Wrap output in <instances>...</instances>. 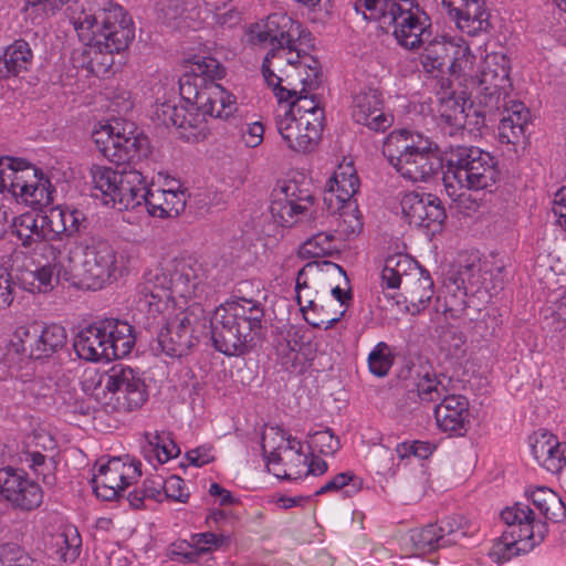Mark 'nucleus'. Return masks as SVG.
I'll list each match as a JSON object with an SVG mask.
<instances>
[{
    "mask_svg": "<svg viewBox=\"0 0 566 566\" xmlns=\"http://www.w3.org/2000/svg\"><path fill=\"white\" fill-rule=\"evenodd\" d=\"M158 119L165 126H175L180 129L198 128L206 122L205 108H161L156 112Z\"/></svg>",
    "mask_w": 566,
    "mask_h": 566,
    "instance_id": "obj_39",
    "label": "nucleus"
},
{
    "mask_svg": "<svg viewBox=\"0 0 566 566\" xmlns=\"http://www.w3.org/2000/svg\"><path fill=\"white\" fill-rule=\"evenodd\" d=\"M471 86L475 91L480 105H499L503 101V106H509V102H505L509 90L512 87L509 59L496 52L486 54L479 76L471 77ZM510 103L512 106H524L521 101H510Z\"/></svg>",
    "mask_w": 566,
    "mask_h": 566,
    "instance_id": "obj_10",
    "label": "nucleus"
},
{
    "mask_svg": "<svg viewBox=\"0 0 566 566\" xmlns=\"http://www.w3.org/2000/svg\"><path fill=\"white\" fill-rule=\"evenodd\" d=\"M216 80H206L205 87L201 94V101L197 106H231L235 104V96L224 90Z\"/></svg>",
    "mask_w": 566,
    "mask_h": 566,
    "instance_id": "obj_49",
    "label": "nucleus"
},
{
    "mask_svg": "<svg viewBox=\"0 0 566 566\" xmlns=\"http://www.w3.org/2000/svg\"><path fill=\"white\" fill-rule=\"evenodd\" d=\"M532 123L531 108H518L510 112L500 120L499 132L502 142L517 144L525 136L528 124Z\"/></svg>",
    "mask_w": 566,
    "mask_h": 566,
    "instance_id": "obj_38",
    "label": "nucleus"
},
{
    "mask_svg": "<svg viewBox=\"0 0 566 566\" xmlns=\"http://www.w3.org/2000/svg\"><path fill=\"white\" fill-rule=\"evenodd\" d=\"M438 126L450 136L459 132L480 133L485 115L479 108H444L437 117Z\"/></svg>",
    "mask_w": 566,
    "mask_h": 566,
    "instance_id": "obj_29",
    "label": "nucleus"
},
{
    "mask_svg": "<svg viewBox=\"0 0 566 566\" xmlns=\"http://www.w3.org/2000/svg\"><path fill=\"white\" fill-rule=\"evenodd\" d=\"M0 495L13 506L25 511L39 507L43 500L41 486L22 470L11 467L0 469Z\"/></svg>",
    "mask_w": 566,
    "mask_h": 566,
    "instance_id": "obj_18",
    "label": "nucleus"
},
{
    "mask_svg": "<svg viewBox=\"0 0 566 566\" xmlns=\"http://www.w3.org/2000/svg\"><path fill=\"white\" fill-rule=\"evenodd\" d=\"M208 318L200 304H192L167 321L149 342L154 355L161 353L170 357H182L201 337L207 336Z\"/></svg>",
    "mask_w": 566,
    "mask_h": 566,
    "instance_id": "obj_8",
    "label": "nucleus"
},
{
    "mask_svg": "<svg viewBox=\"0 0 566 566\" xmlns=\"http://www.w3.org/2000/svg\"><path fill=\"white\" fill-rule=\"evenodd\" d=\"M301 73L304 72L305 76L301 77L300 86L296 96L293 97L289 106H295L300 99H310L314 106H321L323 103L321 96L316 91L322 83V69L319 61L314 56H305V61L301 63Z\"/></svg>",
    "mask_w": 566,
    "mask_h": 566,
    "instance_id": "obj_35",
    "label": "nucleus"
},
{
    "mask_svg": "<svg viewBox=\"0 0 566 566\" xmlns=\"http://www.w3.org/2000/svg\"><path fill=\"white\" fill-rule=\"evenodd\" d=\"M67 335L62 325L33 322L19 326L10 342L19 355L31 359L49 358L66 344Z\"/></svg>",
    "mask_w": 566,
    "mask_h": 566,
    "instance_id": "obj_11",
    "label": "nucleus"
},
{
    "mask_svg": "<svg viewBox=\"0 0 566 566\" xmlns=\"http://www.w3.org/2000/svg\"><path fill=\"white\" fill-rule=\"evenodd\" d=\"M62 213V206H56L50 208L40 217V221L46 227L50 239H55L59 235H65L66 228Z\"/></svg>",
    "mask_w": 566,
    "mask_h": 566,
    "instance_id": "obj_61",
    "label": "nucleus"
},
{
    "mask_svg": "<svg viewBox=\"0 0 566 566\" xmlns=\"http://www.w3.org/2000/svg\"><path fill=\"white\" fill-rule=\"evenodd\" d=\"M361 480L353 472H342L336 474L331 481L317 490L315 495H321L328 492H337L344 489L345 494L350 496L356 494L361 489Z\"/></svg>",
    "mask_w": 566,
    "mask_h": 566,
    "instance_id": "obj_47",
    "label": "nucleus"
},
{
    "mask_svg": "<svg viewBox=\"0 0 566 566\" xmlns=\"http://www.w3.org/2000/svg\"><path fill=\"white\" fill-rule=\"evenodd\" d=\"M112 458L106 463H96L97 472L93 474L92 484L97 497L112 501L142 475L140 462L126 455Z\"/></svg>",
    "mask_w": 566,
    "mask_h": 566,
    "instance_id": "obj_16",
    "label": "nucleus"
},
{
    "mask_svg": "<svg viewBox=\"0 0 566 566\" xmlns=\"http://www.w3.org/2000/svg\"><path fill=\"white\" fill-rule=\"evenodd\" d=\"M62 216L66 228L65 237H74L87 228V218L82 210L72 206H62Z\"/></svg>",
    "mask_w": 566,
    "mask_h": 566,
    "instance_id": "obj_59",
    "label": "nucleus"
},
{
    "mask_svg": "<svg viewBox=\"0 0 566 566\" xmlns=\"http://www.w3.org/2000/svg\"><path fill=\"white\" fill-rule=\"evenodd\" d=\"M55 544L59 547L57 553L60 554V558L64 563L74 562L80 555L81 539L77 534L71 539H69L67 535L61 534L56 537Z\"/></svg>",
    "mask_w": 566,
    "mask_h": 566,
    "instance_id": "obj_64",
    "label": "nucleus"
},
{
    "mask_svg": "<svg viewBox=\"0 0 566 566\" xmlns=\"http://www.w3.org/2000/svg\"><path fill=\"white\" fill-rule=\"evenodd\" d=\"M368 366L371 374L384 377L392 366V355L389 346L380 342L369 353Z\"/></svg>",
    "mask_w": 566,
    "mask_h": 566,
    "instance_id": "obj_51",
    "label": "nucleus"
},
{
    "mask_svg": "<svg viewBox=\"0 0 566 566\" xmlns=\"http://www.w3.org/2000/svg\"><path fill=\"white\" fill-rule=\"evenodd\" d=\"M149 269L144 273V329L151 336L165 325L170 316L171 295L168 289H165L166 273L159 268V263L151 259Z\"/></svg>",
    "mask_w": 566,
    "mask_h": 566,
    "instance_id": "obj_14",
    "label": "nucleus"
},
{
    "mask_svg": "<svg viewBox=\"0 0 566 566\" xmlns=\"http://www.w3.org/2000/svg\"><path fill=\"white\" fill-rule=\"evenodd\" d=\"M166 274L165 289L180 297H191L199 283L196 270L185 260H172Z\"/></svg>",
    "mask_w": 566,
    "mask_h": 566,
    "instance_id": "obj_34",
    "label": "nucleus"
},
{
    "mask_svg": "<svg viewBox=\"0 0 566 566\" xmlns=\"http://www.w3.org/2000/svg\"><path fill=\"white\" fill-rule=\"evenodd\" d=\"M262 74L264 81L268 83L269 87H271L273 95L277 98L279 103L287 102L290 98H293L297 94V85H294L291 81V75L286 76L287 86H283L282 78L275 75L269 67V62L263 61L262 65Z\"/></svg>",
    "mask_w": 566,
    "mask_h": 566,
    "instance_id": "obj_50",
    "label": "nucleus"
},
{
    "mask_svg": "<svg viewBox=\"0 0 566 566\" xmlns=\"http://www.w3.org/2000/svg\"><path fill=\"white\" fill-rule=\"evenodd\" d=\"M499 175L497 161L488 153L480 161L471 165L469 172H465V177L457 186L458 191L491 189L497 182Z\"/></svg>",
    "mask_w": 566,
    "mask_h": 566,
    "instance_id": "obj_32",
    "label": "nucleus"
},
{
    "mask_svg": "<svg viewBox=\"0 0 566 566\" xmlns=\"http://www.w3.org/2000/svg\"><path fill=\"white\" fill-rule=\"evenodd\" d=\"M53 187L41 169L13 157H0V192L35 209L53 201Z\"/></svg>",
    "mask_w": 566,
    "mask_h": 566,
    "instance_id": "obj_7",
    "label": "nucleus"
},
{
    "mask_svg": "<svg viewBox=\"0 0 566 566\" xmlns=\"http://www.w3.org/2000/svg\"><path fill=\"white\" fill-rule=\"evenodd\" d=\"M442 6L457 27L471 36L486 32L491 27L484 0H442Z\"/></svg>",
    "mask_w": 566,
    "mask_h": 566,
    "instance_id": "obj_25",
    "label": "nucleus"
},
{
    "mask_svg": "<svg viewBox=\"0 0 566 566\" xmlns=\"http://www.w3.org/2000/svg\"><path fill=\"white\" fill-rule=\"evenodd\" d=\"M337 252L336 239L331 232H318L312 235L300 249V255L307 259L328 256Z\"/></svg>",
    "mask_w": 566,
    "mask_h": 566,
    "instance_id": "obj_41",
    "label": "nucleus"
},
{
    "mask_svg": "<svg viewBox=\"0 0 566 566\" xmlns=\"http://www.w3.org/2000/svg\"><path fill=\"white\" fill-rule=\"evenodd\" d=\"M33 64V52L30 44L22 39L7 46L0 56V80L18 76L28 72Z\"/></svg>",
    "mask_w": 566,
    "mask_h": 566,
    "instance_id": "obj_33",
    "label": "nucleus"
},
{
    "mask_svg": "<svg viewBox=\"0 0 566 566\" xmlns=\"http://www.w3.org/2000/svg\"><path fill=\"white\" fill-rule=\"evenodd\" d=\"M488 151L474 146L457 145L450 146L446 151L447 170L443 172V184L448 196L454 201L463 202L467 199V193L458 192L457 186L469 172L471 165L482 159Z\"/></svg>",
    "mask_w": 566,
    "mask_h": 566,
    "instance_id": "obj_21",
    "label": "nucleus"
},
{
    "mask_svg": "<svg viewBox=\"0 0 566 566\" xmlns=\"http://www.w3.org/2000/svg\"><path fill=\"white\" fill-rule=\"evenodd\" d=\"M486 275L488 271L483 270L476 256L449 271L443 282L446 311L453 317L462 314L467 307L465 296L481 293L485 289Z\"/></svg>",
    "mask_w": 566,
    "mask_h": 566,
    "instance_id": "obj_13",
    "label": "nucleus"
},
{
    "mask_svg": "<svg viewBox=\"0 0 566 566\" xmlns=\"http://www.w3.org/2000/svg\"><path fill=\"white\" fill-rule=\"evenodd\" d=\"M340 231L346 235L358 234L363 229V221L356 202L340 205L338 208Z\"/></svg>",
    "mask_w": 566,
    "mask_h": 566,
    "instance_id": "obj_52",
    "label": "nucleus"
},
{
    "mask_svg": "<svg viewBox=\"0 0 566 566\" xmlns=\"http://www.w3.org/2000/svg\"><path fill=\"white\" fill-rule=\"evenodd\" d=\"M439 535L442 541V546L458 544L462 538L467 537V530H464L461 517H447L438 524Z\"/></svg>",
    "mask_w": 566,
    "mask_h": 566,
    "instance_id": "obj_53",
    "label": "nucleus"
},
{
    "mask_svg": "<svg viewBox=\"0 0 566 566\" xmlns=\"http://www.w3.org/2000/svg\"><path fill=\"white\" fill-rule=\"evenodd\" d=\"M31 227H34V214L24 213L13 219L12 233L21 241V245L34 251V237Z\"/></svg>",
    "mask_w": 566,
    "mask_h": 566,
    "instance_id": "obj_55",
    "label": "nucleus"
},
{
    "mask_svg": "<svg viewBox=\"0 0 566 566\" xmlns=\"http://www.w3.org/2000/svg\"><path fill=\"white\" fill-rule=\"evenodd\" d=\"M403 3H392L389 11L385 12L379 21L381 28L394 27V35L398 43L407 49H416L424 45L432 33L426 24V18L421 19L412 11L411 0H401Z\"/></svg>",
    "mask_w": 566,
    "mask_h": 566,
    "instance_id": "obj_15",
    "label": "nucleus"
},
{
    "mask_svg": "<svg viewBox=\"0 0 566 566\" xmlns=\"http://www.w3.org/2000/svg\"><path fill=\"white\" fill-rule=\"evenodd\" d=\"M421 266L403 254L389 255L381 271L382 284L389 289L399 287L407 274Z\"/></svg>",
    "mask_w": 566,
    "mask_h": 566,
    "instance_id": "obj_40",
    "label": "nucleus"
},
{
    "mask_svg": "<svg viewBox=\"0 0 566 566\" xmlns=\"http://www.w3.org/2000/svg\"><path fill=\"white\" fill-rule=\"evenodd\" d=\"M324 120V108H285L276 116V127L290 149L307 153L319 140Z\"/></svg>",
    "mask_w": 566,
    "mask_h": 566,
    "instance_id": "obj_9",
    "label": "nucleus"
},
{
    "mask_svg": "<svg viewBox=\"0 0 566 566\" xmlns=\"http://www.w3.org/2000/svg\"><path fill=\"white\" fill-rule=\"evenodd\" d=\"M97 385L104 384L109 392H122L120 406L127 411L137 410L142 407V377L138 369L129 366H115L111 374L98 375Z\"/></svg>",
    "mask_w": 566,
    "mask_h": 566,
    "instance_id": "obj_23",
    "label": "nucleus"
},
{
    "mask_svg": "<svg viewBox=\"0 0 566 566\" xmlns=\"http://www.w3.org/2000/svg\"><path fill=\"white\" fill-rule=\"evenodd\" d=\"M139 161L126 166L118 172L111 167L93 165L91 177L93 196L106 206L124 210L123 220L130 224H138L142 220L138 210L142 205V171L137 168Z\"/></svg>",
    "mask_w": 566,
    "mask_h": 566,
    "instance_id": "obj_5",
    "label": "nucleus"
},
{
    "mask_svg": "<svg viewBox=\"0 0 566 566\" xmlns=\"http://www.w3.org/2000/svg\"><path fill=\"white\" fill-rule=\"evenodd\" d=\"M382 154L402 178L412 182L428 181L443 167L438 145L406 129L387 136Z\"/></svg>",
    "mask_w": 566,
    "mask_h": 566,
    "instance_id": "obj_3",
    "label": "nucleus"
},
{
    "mask_svg": "<svg viewBox=\"0 0 566 566\" xmlns=\"http://www.w3.org/2000/svg\"><path fill=\"white\" fill-rule=\"evenodd\" d=\"M226 70L221 63L211 56H195L189 71L179 78V93L186 104L197 106L201 101L206 80H221Z\"/></svg>",
    "mask_w": 566,
    "mask_h": 566,
    "instance_id": "obj_20",
    "label": "nucleus"
},
{
    "mask_svg": "<svg viewBox=\"0 0 566 566\" xmlns=\"http://www.w3.org/2000/svg\"><path fill=\"white\" fill-rule=\"evenodd\" d=\"M555 448H558V440L547 431H538L531 437V450L537 463L542 458H547V452Z\"/></svg>",
    "mask_w": 566,
    "mask_h": 566,
    "instance_id": "obj_60",
    "label": "nucleus"
},
{
    "mask_svg": "<svg viewBox=\"0 0 566 566\" xmlns=\"http://www.w3.org/2000/svg\"><path fill=\"white\" fill-rule=\"evenodd\" d=\"M144 438L148 442L150 452L155 454L159 463H165L180 453L179 447L172 440L169 432H156L154 436L144 434Z\"/></svg>",
    "mask_w": 566,
    "mask_h": 566,
    "instance_id": "obj_44",
    "label": "nucleus"
},
{
    "mask_svg": "<svg viewBox=\"0 0 566 566\" xmlns=\"http://www.w3.org/2000/svg\"><path fill=\"white\" fill-rule=\"evenodd\" d=\"M296 301H297V304L301 307V311H302V313L304 315L305 321L311 326H313L315 328L324 327V329H328V328L333 327L340 319V317L345 313V310H343V311L339 312L338 316L318 318L315 315V311L317 308V304L313 300H310L307 302V305H304L303 302H302V296L298 295L296 297Z\"/></svg>",
    "mask_w": 566,
    "mask_h": 566,
    "instance_id": "obj_57",
    "label": "nucleus"
},
{
    "mask_svg": "<svg viewBox=\"0 0 566 566\" xmlns=\"http://www.w3.org/2000/svg\"><path fill=\"white\" fill-rule=\"evenodd\" d=\"M398 289H401L405 301L412 306V312H420L433 295V281L427 270L413 269V272L403 277Z\"/></svg>",
    "mask_w": 566,
    "mask_h": 566,
    "instance_id": "obj_30",
    "label": "nucleus"
},
{
    "mask_svg": "<svg viewBox=\"0 0 566 566\" xmlns=\"http://www.w3.org/2000/svg\"><path fill=\"white\" fill-rule=\"evenodd\" d=\"M304 202L312 203V196L302 190L297 181H279L272 191L271 216L277 224L291 227L296 222V217L306 210Z\"/></svg>",
    "mask_w": 566,
    "mask_h": 566,
    "instance_id": "obj_19",
    "label": "nucleus"
},
{
    "mask_svg": "<svg viewBox=\"0 0 566 566\" xmlns=\"http://www.w3.org/2000/svg\"><path fill=\"white\" fill-rule=\"evenodd\" d=\"M408 377L413 381L417 395L423 402L442 400L452 391V379L444 374L437 375L429 364H412Z\"/></svg>",
    "mask_w": 566,
    "mask_h": 566,
    "instance_id": "obj_27",
    "label": "nucleus"
},
{
    "mask_svg": "<svg viewBox=\"0 0 566 566\" xmlns=\"http://www.w3.org/2000/svg\"><path fill=\"white\" fill-rule=\"evenodd\" d=\"M358 187L359 179L354 171L335 172L325 186L324 200L332 203L335 198L339 206L354 202L352 198L358 191Z\"/></svg>",
    "mask_w": 566,
    "mask_h": 566,
    "instance_id": "obj_37",
    "label": "nucleus"
},
{
    "mask_svg": "<svg viewBox=\"0 0 566 566\" xmlns=\"http://www.w3.org/2000/svg\"><path fill=\"white\" fill-rule=\"evenodd\" d=\"M392 3H403L401 0H357L355 10L361 12L366 20H377L389 11Z\"/></svg>",
    "mask_w": 566,
    "mask_h": 566,
    "instance_id": "obj_58",
    "label": "nucleus"
},
{
    "mask_svg": "<svg viewBox=\"0 0 566 566\" xmlns=\"http://www.w3.org/2000/svg\"><path fill=\"white\" fill-rule=\"evenodd\" d=\"M544 322L555 332L566 331V292L549 308Z\"/></svg>",
    "mask_w": 566,
    "mask_h": 566,
    "instance_id": "obj_62",
    "label": "nucleus"
},
{
    "mask_svg": "<svg viewBox=\"0 0 566 566\" xmlns=\"http://www.w3.org/2000/svg\"><path fill=\"white\" fill-rule=\"evenodd\" d=\"M29 275L32 281L25 289L32 293H46L54 287V282H59L61 274L60 271H56L55 264H45L30 272Z\"/></svg>",
    "mask_w": 566,
    "mask_h": 566,
    "instance_id": "obj_48",
    "label": "nucleus"
},
{
    "mask_svg": "<svg viewBox=\"0 0 566 566\" xmlns=\"http://www.w3.org/2000/svg\"><path fill=\"white\" fill-rule=\"evenodd\" d=\"M457 44L458 41L446 36L429 38V41H427L424 45H421L423 52L420 61L424 71L431 74L437 73L436 75L442 74L444 69H448L452 55L457 50Z\"/></svg>",
    "mask_w": 566,
    "mask_h": 566,
    "instance_id": "obj_31",
    "label": "nucleus"
},
{
    "mask_svg": "<svg viewBox=\"0 0 566 566\" xmlns=\"http://www.w3.org/2000/svg\"><path fill=\"white\" fill-rule=\"evenodd\" d=\"M264 310L253 300L238 298L216 308L207 332L213 347L227 356L245 354L260 335Z\"/></svg>",
    "mask_w": 566,
    "mask_h": 566,
    "instance_id": "obj_2",
    "label": "nucleus"
},
{
    "mask_svg": "<svg viewBox=\"0 0 566 566\" xmlns=\"http://www.w3.org/2000/svg\"><path fill=\"white\" fill-rule=\"evenodd\" d=\"M190 493L186 488L185 481L177 475H170L165 479L164 500H171L180 503H187Z\"/></svg>",
    "mask_w": 566,
    "mask_h": 566,
    "instance_id": "obj_63",
    "label": "nucleus"
},
{
    "mask_svg": "<svg viewBox=\"0 0 566 566\" xmlns=\"http://www.w3.org/2000/svg\"><path fill=\"white\" fill-rule=\"evenodd\" d=\"M305 39L310 41L311 33L286 13H272L262 24L256 23L250 28L252 43H269L271 45L265 55V62H270L285 49H295V43H302Z\"/></svg>",
    "mask_w": 566,
    "mask_h": 566,
    "instance_id": "obj_12",
    "label": "nucleus"
},
{
    "mask_svg": "<svg viewBox=\"0 0 566 566\" xmlns=\"http://www.w3.org/2000/svg\"><path fill=\"white\" fill-rule=\"evenodd\" d=\"M439 534L438 524H429L420 530L412 531L410 541L416 552L426 554L443 547Z\"/></svg>",
    "mask_w": 566,
    "mask_h": 566,
    "instance_id": "obj_46",
    "label": "nucleus"
},
{
    "mask_svg": "<svg viewBox=\"0 0 566 566\" xmlns=\"http://www.w3.org/2000/svg\"><path fill=\"white\" fill-rule=\"evenodd\" d=\"M280 449V447L273 449L266 455V464L269 471H271V467L283 464L284 469L273 470V474L275 476L280 479L296 480L305 475V470L307 467L298 465L297 461L295 460V454H292L289 460H285V458H282Z\"/></svg>",
    "mask_w": 566,
    "mask_h": 566,
    "instance_id": "obj_43",
    "label": "nucleus"
},
{
    "mask_svg": "<svg viewBox=\"0 0 566 566\" xmlns=\"http://www.w3.org/2000/svg\"><path fill=\"white\" fill-rule=\"evenodd\" d=\"M506 525L507 530L494 542L489 553V556L497 564L509 562L513 557L532 549L531 542H524L517 537L518 532L514 524Z\"/></svg>",
    "mask_w": 566,
    "mask_h": 566,
    "instance_id": "obj_36",
    "label": "nucleus"
},
{
    "mask_svg": "<svg viewBox=\"0 0 566 566\" xmlns=\"http://www.w3.org/2000/svg\"><path fill=\"white\" fill-rule=\"evenodd\" d=\"M155 177L147 185L144 177V206L151 217L160 219L177 218L186 208L187 190H177L174 187L155 188Z\"/></svg>",
    "mask_w": 566,
    "mask_h": 566,
    "instance_id": "obj_24",
    "label": "nucleus"
},
{
    "mask_svg": "<svg viewBox=\"0 0 566 566\" xmlns=\"http://www.w3.org/2000/svg\"><path fill=\"white\" fill-rule=\"evenodd\" d=\"M501 517L505 524H514L517 530V537L524 542L532 543V549L543 542L548 527L546 522L535 518L533 510L528 505L515 503L501 512Z\"/></svg>",
    "mask_w": 566,
    "mask_h": 566,
    "instance_id": "obj_28",
    "label": "nucleus"
},
{
    "mask_svg": "<svg viewBox=\"0 0 566 566\" xmlns=\"http://www.w3.org/2000/svg\"><path fill=\"white\" fill-rule=\"evenodd\" d=\"M92 138L98 151L116 165L132 166L140 160L137 148L139 135L128 137L119 132L115 133L108 123H97L93 128Z\"/></svg>",
    "mask_w": 566,
    "mask_h": 566,
    "instance_id": "obj_17",
    "label": "nucleus"
},
{
    "mask_svg": "<svg viewBox=\"0 0 566 566\" xmlns=\"http://www.w3.org/2000/svg\"><path fill=\"white\" fill-rule=\"evenodd\" d=\"M310 448L325 455H333L340 448V441L329 428L308 434Z\"/></svg>",
    "mask_w": 566,
    "mask_h": 566,
    "instance_id": "obj_54",
    "label": "nucleus"
},
{
    "mask_svg": "<svg viewBox=\"0 0 566 566\" xmlns=\"http://www.w3.org/2000/svg\"><path fill=\"white\" fill-rule=\"evenodd\" d=\"M73 25L85 44L73 60L95 76L107 75L114 64L113 54L127 49L135 36L132 19L113 0H97L94 12L83 11Z\"/></svg>",
    "mask_w": 566,
    "mask_h": 566,
    "instance_id": "obj_1",
    "label": "nucleus"
},
{
    "mask_svg": "<svg viewBox=\"0 0 566 566\" xmlns=\"http://www.w3.org/2000/svg\"><path fill=\"white\" fill-rule=\"evenodd\" d=\"M475 56L472 54L469 45L462 39L458 40L457 50L448 65V71L457 78L464 77L471 84V77Z\"/></svg>",
    "mask_w": 566,
    "mask_h": 566,
    "instance_id": "obj_42",
    "label": "nucleus"
},
{
    "mask_svg": "<svg viewBox=\"0 0 566 566\" xmlns=\"http://www.w3.org/2000/svg\"><path fill=\"white\" fill-rule=\"evenodd\" d=\"M353 118L375 132H385L394 124V116L385 113L384 108H358L353 113Z\"/></svg>",
    "mask_w": 566,
    "mask_h": 566,
    "instance_id": "obj_45",
    "label": "nucleus"
},
{
    "mask_svg": "<svg viewBox=\"0 0 566 566\" xmlns=\"http://www.w3.org/2000/svg\"><path fill=\"white\" fill-rule=\"evenodd\" d=\"M70 273L64 280L87 290H99L115 276L118 269L116 251L101 235L81 239L69 252Z\"/></svg>",
    "mask_w": 566,
    "mask_h": 566,
    "instance_id": "obj_4",
    "label": "nucleus"
},
{
    "mask_svg": "<svg viewBox=\"0 0 566 566\" xmlns=\"http://www.w3.org/2000/svg\"><path fill=\"white\" fill-rule=\"evenodd\" d=\"M469 400L450 391L434 408L438 428L450 436L463 437L469 426Z\"/></svg>",
    "mask_w": 566,
    "mask_h": 566,
    "instance_id": "obj_26",
    "label": "nucleus"
},
{
    "mask_svg": "<svg viewBox=\"0 0 566 566\" xmlns=\"http://www.w3.org/2000/svg\"><path fill=\"white\" fill-rule=\"evenodd\" d=\"M134 344L132 325L116 318H104L82 328L74 338L73 347L81 359L111 361L127 356Z\"/></svg>",
    "mask_w": 566,
    "mask_h": 566,
    "instance_id": "obj_6",
    "label": "nucleus"
},
{
    "mask_svg": "<svg viewBox=\"0 0 566 566\" xmlns=\"http://www.w3.org/2000/svg\"><path fill=\"white\" fill-rule=\"evenodd\" d=\"M33 559L15 543L0 546V566H31Z\"/></svg>",
    "mask_w": 566,
    "mask_h": 566,
    "instance_id": "obj_56",
    "label": "nucleus"
},
{
    "mask_svg": "<svg viewBox=\"0 0 566 566\" xmlns=\"http://www.w3.org/2000/svg\"><path fill=\"white\" fill-rule=\"evenodd\" d=\"M400 206L405 220L415 227L440 226L447 217L440 199L431 193L407 192L401 197Z\"/></svg>",
    "mask_w": 566,
    "mask_h": 566,
    "instance_id": "obj_22",
    "label": "nucleus"
}]
</instances>
